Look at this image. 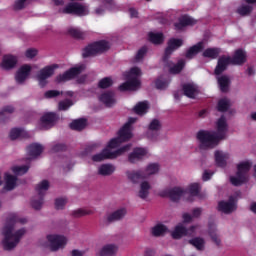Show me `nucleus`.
Here are the masks:
<instances>
[{"mask_svg":"<svg viewBox=\"0 0 256 256\" xmlns=\"http://www.w3.org/2000/svg\"><path fill=\"white\" fill-rule=\"evenodd\" d=\"M199 191H201V186L199 183H193L188 187V193L192 197H197V195H199Z\"/></svg>","mask_w":256,"mask_h":256,"instance_id":"52","label":"nucleus"},{"mask_svg":"<svg viewBox=\"0 0 256 256\" xmlns=\"http://www.w3.org/2000/svg\"><path fill=\"white\" fill-rule=\"evenodd\" d=\"M151 189V184L149 182L144 181L140 184V190L138 192V197L140 199H145L146 197H149V190Z\"/></svg>","mask_w":256,"mask_h":256,"instance_id":"42","label":"nucleus"},{"mask_svg":"<svg viewBox=\"0 0 256 256\" xmlns=\"http://www.w3.org/2000/svg\"><path fill=\"white\" fill-rule=\"evenodd\" d=\"M91 213H93L91 210L79 208L77 210H74L72 212V215L73 217L79 218V217H85V215H91Z\"/></svg>","mask_w":256,"mask_h":256,"instance_id":"55","label":"nucleus"},{"mask_svg":"<svg viewBox=\"0 0 256 256\" xmlns=\"http://www.w3.org/2000/svg\"><path fill=\"white\" fill-rule=\"evenodd\" d=\"M161 121L158 119H153L148 125V131L146 136L150 139V141H157L159 138V131H161Z\"/></svg>","mask_w":256,"mask_h":256,"instance_id":"10","label":"nucleus"},{"mask_svg":"<svg viewBox=\"0 0 256 256\" xmlns=\"http://www.w3.org/2000/svg\"><path fill=\"white\" fill-rule=\"evenodd\" d=\"M145 55H147V46H143L137 51L135 56V61L137 62L141 61V59H143Z\"/></svg>","mask_w":256,"mask_h":256,"instance_id":"58","label":"nucleus"},{"mask_svg":"<svg viewBox=\"0 0 256 256\" xmlns=\"http://www.w3.org/2000/svg\"><path fill=\"white\" fill-rule=\"evenodd\" d=\"M67 33H68V35L73 37V39H78L80 41L87 39V37L89 36L88 32H83V31L79 30V28H69L67 30Z\"/></svg>","mask_w":256,"mask_h":256,"instance_id":"29","label":"nucleus"},{"mask_svg":"<svg viewBox=\"0 0 256 256\" xmlns=\"http://www.w3.org/2000/svg\"><path fill=\"white\" fill-rule=\"evenodd\" d=\"M189 244L193 245L198 251H203L205 249V240L201 237H195L189 240Z\"/></svg>","mask_w":256,"mask_h":256,"instance_id":"45","label":"nucleus"},{"mask_svg":"<svg viewBox=\"0 0 256 256\" xmlns=\"http://www.w3.org/2000/svg\"><path fill=\"white\" fill-rule=\"evenodd\" d=\"M55 207H56V209H63V207H65V199H63V198L56 199Z\"/></svg>","mask_w":256,"mask_h":256,"instance_id":"64","label":"nucleus"},{"mask_svg":"<svg viewBox=\"0 0 256 256\" xmlns=\"http://www.w3.org/2000/svg\"><path fill=\"white\" fill-rule=\"evenodd\" d=\"M115 94L113 92H106L100 96V101L106 105V107H112L115 104Z\"/></svg>","mask_w":256,"mask_h":256,"instance_id":"35","label":"nucleus"},{"mask_svg":"<svg viewBox=\"0 0 256 256\" xmlns=\"http://www.w3.org/2000/svg\"><path fill=\"white\" fill-rule=\"evenodd\" d=\"M15 65H17V58H15V56L13 55H5L3 57L2 63H1V67L2 69H13V67H15Z\"/></svg>","mask_w":256,"mask_h":256,"instance_id":"27","label":"nucleus"},{"mask_svg":"<svg viewBox=\"0 0 256 256\" xmlns=\"http://www.w3.org/2000/svg\"><path fill=\"white\" fill-rule=\"evenodd\" d=\"M57 119H59V116L55 112L45 113L40 118V128L44 131H47V129H51V127L55 125Z\"/></svg>","mask_w":256,"mask_h":256,"instance_id":"9","label":"nucleus"},{"mask_svg":"<svg viewBox=\"0 0 256 256\" xmlns=\"http://www.w3.org/2000/svg\"><path fill=\"white\" fill-rule=\"evenodd\" d=\"M131 149V144H126L119 149L112 152L109 148H105L101 151V153L95 154L92 156V161L95 163H99L101 161H105V159H117V157L123 155V153H127Z\"/></svg>","mask_w":256,"mask_h":256,"instance_id":"4","label":"nucleus"},{"mask_svg":"<svg viewBox=\"0 0 256 256\" xmlns=\"http://www.w3.org/2000/svg\"><path fill=\"white\" fill-rule=\"evenodd\" d=\"M29 73H31V66L24 65L20 67L15 75L16 82L19 84L25 83V80L29 77Z\"/></svg>","mask_w":256,"mask_h":256,"instance_id":"16","label":"nucleus"},{"mask_svg":"<svg viewBox=\"0 0 256 256\" xmlns=\"http://www.w3.org/2000/svg\"><path fill=\"white\" fill-rule=\"evenodd\" d=\"M117 245L107 244L100 250V256H115L117 255Z\"/></svg>","mask_w":256,"mask_h":256,"instance_id":"31","label":"nucleus"},{"mask_svg":"<svg viewBox=\"0 0 256 256\" xmlns=\"http://www.w3.org/2000/svg\"><path fill=\"white\" fill-rule=\"evenodd\" d=\"M131 137H133L131 128H128L127 125H123V127L118 132V138L122 143H124V141H129Z\"/></svg>","mask_w":256,"mask_h":256,"instance_id":"36","label":"nucleus"},{"mask_svg":"<svg viewBox=\"0 0 256 256\" xmlns=\"http://www.w3.org/2000/svg\"><path fill=\"white\" fill-rule=\"evenodd\" d=\"M69 127L70 129H72V131H83V129L87 127V119L80 118V119L74 120L71 122Z\"/></svg>","mask_w":256,"mask_h":256,"instance_id":"33","label":"nucleus"},{"mask_svg":"<svg viewBox=\"0 0 256 256\" xmlns=\"http://www.w3.org/2000/svg\"><path fill=\"white\" fill-rule=\"evenodd\" d=\"M12 171L15 175H25L27 171H29V166L23 165V166H14L12 168Z\"/></svg>","mask_w":256,"mask_h":256,"instance_id":"54","label":"nucleus"},{"mask_svg":"<svg viewBox=\"0 0 256 256\" xmlns=\"http://www.w3.org/2000/svg\"><path fill=\"white\" fill-rule=\"evenodd\" d=\"M58 68H59V65L52 64L49 66H45L38 72L36 77L40 87H45V85H47V79H49L50 77H53V75L55 74V69H58Z\"/></svg>","mask_w":256,"mask_h":256,"instance_id":"7","label":"nucleus"},{"mask_svg":"<svg viewBox=\"0 0 256 256\" xmlns=\"http://www.w3.org/2000/svg\"><path fill=\"white\" fill-rule=\"evenodd\" d=\"M169 86V82L165 79H163L162 77H159L158 79H156L155 81V87L156 89H167V87Z\"/></svg>","mask_w":256,"mask_h":256,"instance_id":"56","label":"nucleus"},{"mask_svg":"<svg viewBox=\"0 0 256 256\" xmlns=\"http://www.w3.org/2000/svg\"><path fill=\"white\" fill-rule=\"evenodd\" d=\"M208 235L217 247H221V238L219 237V233H217V225L213 222L208 224Z\"/></svg>","mask_w":256,"mask_h":256,"instance_id":"18","label":"nucleus"},{"mask_svg":"<svg viewBox=\"0 0 256 256\" xmlns=\"http://www.w3.org/2000/svg\"><path fill=\"white\" fill-rule=\"evenodd\" d=\"M112 85L113 79H111V77L102 78L98 83V87L100 89H109V87H111Z\"/></svg>","mask_w":256,"mask_h":256,"instance_id":"50","label":"nucleus"},{"mask_svg":"<svg viewBox=\"0 0 256 256\" xmlns=\"http://www.w3.org/2000/svg\"><path fill=\"white\" fill-rule=\"evenodd\" d=\"M83 72V67H74L65 72V81H70V79H75V77H79Z\"/></svg>","mask_w":256,"mask_h":256,"instance_id":"37","label":"nucleus"},{"mask_svg":"<svg viewBox=\"0 0 256 256\" xmlns=\"http://www.w3.org/2000/svg\"><path fill=\"white\" fill-rule=\"evenodd\" d=\"M27 0H16L14 3V10L21 11V9H25V2Z\"/></svg>","mask_w":256,"mask_h":256,"instance_id":"62","label":"nucleus"},{"mask_svg":"<svg viewBox=\"0 0 256 256\" xmlns=\"http://www.w3.org/2000/svg\"><path fill=\"white\" fill-rule=\"evenodd\" d=\"M147 109H149V104H147V102H139L134 107V113H136V115H145Z\"/></svg>","mask_w":256,"mask_h":256,"instance_id":"47","label":"nucleus"},{"mask_svg":"<svg viewBox=\"0 0 256 256\" xmlns=\"http://www.w3.org/2000/svg\"><path fill=\"white\" fill-rule=\"evenodd\" d=\"M147 155V149L145 148H134L133 152L129 154L128 161L130 163H137V161H141L143 157Z\"/></svg>","mask_w":256,"mask_h":256,"instance_id":"15","label":"nucleus"},{"mask_svg":"<svg viewBox=\"0 0 256 256\" xmlns=\"http://www.w3.org/2000/svg\"><path fill=\"white\" fill-rule=\"evenodd\" d=\"M221 55V48H207L203 51L202 56L206 59H217Z\"/></svg>","mask_w":256,"mask_h":256,"instance_id":"34","label":"nucleus"},{"mask_svg":"<svg viewBox=\"0 0 256 256\" xmlns=\"http://www.w3.org/2000/svg\"><path fill=\"white\" fill-rule=\"evenodd\" d=\"M65 13L68 15H76L77 17H85L89 14V7L79 2H71L65 6Z\"/></svg>","mask_w":256,"mask_h":256,"instance_id":"6","label":"nucleus"},{"mask_svg":"<svg viewBox=\"0 0 256 256\" xmlns=\"http://www.w3.org/2000/svg\"><path fill=\"white\" fill-rule=\"evenodd\" d=\"M167 66L170 67L169 68V73H171L172 75H179V73H181L183 71V69H185V60L180 59L175 65L171 66V62H166Z\"/></svg>","mask_w":256,"mask_h":256,"instance_id":"23","label":"nucleus"},{"mask_svg":"<svg viewBox=\"0 0 256 256\" xmlns=\"http://www.w3.org/2000/svg\"><path fill=\"white\" fill-rule=\"evenodd\" d=\"M65 151V143H57L52 146L51 153H63Z\"/></svg>","mask_w":256,"mask_h":256,"instance_id":"59","label":"nucleus"},{"mask_svg":"<svg viewBox=\"0 0 256 256\" xmlns=\"http://www.w3.org/2000/svg\"><path fill=\"white\" fill-rule=\"evenodd\" d=\"M15 223H21V225H25L27 223V219L19 218L17 214H10L6 219V224L3 227L2 235L4 239L2 241V245L4 251H11L19 245V241H21V237L25 235V228L17 230L13 233L15 229Z\"/></svg>","mask_w":256,"mask_h":256,"instance_id":"1","label":"nucleus"},{"mask_svg":"<svg viewBox=\"0 0 256 256\" xmlns=\"http://www.w3.org/2000/svg\"><path fill=\"white\" fill-rule=\"evenodd\" d=\"M215 163L217 167H227V160L229 159V153H225L223 151H215L214 153Z\"/></svg>","mask_w":256,"mask_h":256,"instance_id":"19","label":"nucleus"},{"mask_svg":"<svg viewBox=\"0 0 256 256\" xmlns=\"http://www.w3.org/2000/svg\"><path fill=\"white\" fill-rule=\"evenodd\" d=\"M235 209H237L235 207V198L232 196L229 198L228 202L222 200L218 203V211H220V213H225V215L233 213Z\"/></svg>","mask_w":256,"mask_h":256,"instance_id":"13","label":"nucleus"},{"mask_svg":"<svg viewBox=\"0 0 256 256\" xmlns=\"http://www.w3.org/2000/svg\"><path fill=\"white\" fill-rule=\"evenodd\" d=\"M188 230L185 226L183 225H177L172 232V239H181V237H185L187 235Z\"/></svg>","mask_w":256,"mask_h":256,"instance_id":"41","label":"nucleus"},{"mask_svg":"<svg viewBox=\"0 0 256 256\" xmlns=\"http://www.w3.org/2000/svg\"><path fill=\"white\" fill-rule=\"evenodd\" d=\"M15 111V108L13 106H5L2 111H0V119H3L8 113V115H11Z\"/></svg>","mask_w":256,"mask_h":256,"instance_id":"61","label":"nucleus"},{"mask_svg":"<svg viewBox=\"0 0 256 256\" xmlns=\"http://www.w3.org/2000/svg\"><path fill=\"white\" fill-rule=\"evenodd\" d=\"M139 76H141V68L133 67L128 72V74L126 76V79H132V78H136L137 79Z\"/></svg>","mask_w":256,"mask_h":256,"instance_id":"53","label":"nucleus"},{"mask_svg":"<svg viewBox=\"0 0 256 256\" xmlns=\"http://www.w3.org/2000/svg\"><path fill=\"white\" fill-rule=\"evenodd\" d=\"M231 107V102L227 98H222L218 101L217 109L220 113H227Z\"/></svg>","mask_w":256,"mask_h":256,"instance_id":"44","label":"nucleus"},{"mask_svg":"<svg viewBox=\"0 0 256 256\" xmlns=\"http://www.w3.org/2000/svg\"><path fill=\"white\" fill-rule=\"evenodd\" d=\"M195 23H197V21H195V19L184 15L179 19L178 23L174 24V27L176 29V31H181L183 29H185V27H189V25H195Z\"/></svg>","mask_w":256,"mask_h":256,"instance_id":"17","label":"nucleus"},{"mask_svg":"<svg viewBox=\"0 0 256 256\" xmlns=\"http://www.w3.org/2000/svg\"><path fill=\"white\" fill-rule=\"evenodd\" d=\"M98 173L103 177L113 175V173H115V166L111 164H102L98 169Z\"/></svg>","mask_w":256,"mask_h":256,"instance_id":"39","label":"nucleus"},{"mask_svg":"<svg viewBox=\"0 0 256 256\" xmlns=\"http://www.w3.org/2000/svg\"><path fill=\"white\" fill-rule=\"evenodd\" d=\"M229 65H232L230 56L223 55L219 57L217 65L214 69V74L222 75L223 73H225V71H227V67H229Z\"/></svg>","mask_w":256,"mask_h":256,"instance_id":"12","label":"nucleus"},{"mask_svg":"<svg viewBox=\"0 0 256 256\" xmlns=\"http://www.w3.org/2000/svg\"><path fill=\"white\" fill-rule=\"evenodd\" d=\"M230 182L234 185V187H240V185H243V183H247V176L237 172L236 176L230 177Z\"/></svg>","mask_w":256,"mask_h":256,"instance_id":"40","label":"nucleus"},{"mask_svg":"<svg viewBox=\"0 0 256 256\" xmlns=\"http://www.w3.org/2000/svg\"><path fill=\"white\" fill-rule=\"evenodd\" d=\"M9 136L11 141H15V139H19L21 137L26 139L27 137H29V132L25 131V129H22V128H13L10 131Z\"/></svg>","mask_w":256,"mask_h":256,"instance_id":"30","label":"nucleus"},{"mask_svg":"<svg viewBox=\"0 0 256 256\" xmlns=\"http://www.w3.org/2000/svg\"><path fill=\"white\" fill-rule=\"evenodd\" d=\"M25 56L28 59H33V57H37V50L30 48V49L26 50Z\"/></svg>","mask_w":256,"mask_h":256,"instance_id":"63","label":"nucleus"},{"mask_svg":"<svg viewBox=\"0 0 256 256\" xmlns=\"http://www.w3.org/2000/svg\"><path fill=\"white\" fill-rule=\"evenodd\" d=\"M111 46L107 40L96 41L92 44H89L82 50V57L87 59V57H95V55H99V53H105V51H109Z\"/></svg>","mask_w":256,"mask_h":256,"instance_id":"3","label":"nucleus"},{"mask_svg":"<svg viewBox=\"0 0 256 256\" xmlns=\"http://www.w3.org/2000/svg\"><path fill=\"white\" fill-rule=\"evenodd\" d=\"M35 191L37 192V196L32 198L31 207L36 211H39L41 207H43V201L45 197V192L49 191V181L42 180L36 187Z\"/></svg>","mask_w":256,"mask_h":256,"instance_id":"5","label":"nucleus"},{"mask_svg":"<svg viewBox=\"0 0 256 256\" xmlns=\"http://www.w3.org/2000/svg\"><path fill=\"white\" fill-rule=\"evenodd\" d=\"M148 38H149V42L153 43L154 45H161V43H163L165 39L163 36V33H153V32H150L148 34Z\"/></svg>","mask_w":256,"mask_h":256,"instance_id":"43","label":"nucleus"},{"mask_svg":"<svg viewBox=\"0 0 256 256\" xmlns=\"http://www.w3.org/2000/svg\"><path fill=\"white\" fill-rule=\"evenodd\" d=\"M179 47H183V39L171 38L168 41V46L166 47L162 58L163 63H168L169 58L171 57V55H173V51H177Z\"/></svg>","mask_w":256,"mask_h":256,"instance_id":"8","label":"nucleus"},{"mask_svg":"<svg viewBox=\"0 0 256 256\" xmlns=\"http://www.w3.org/2000/svg\"><path fill=\"white\" fill-rule=\"evenodd\" d=\"M251 170V163L250 162H241L237 165V172L247 177V174Z\"/></svg>","mask_w":256,"mask_h":256,"instance_id":"46","label":"nucleus"},{"mask_svg":"<svg viewBox=\"0 0 256 256\" xmlns=\"http://www.w3.org/2000/svg\"><path fill=\"white\" fill-rule=\"evenodd\" d=\"M185 191L180 187H174L166 192L167 197L171 199V201H179L181 197H183V194Z\"/></svg>","mask_w":256,"mask_h":256,"instance_id":"26","label":"nucleus"},{"mask_svg":"<svg viewBox=\"0 0 256 256\" xmlns=\"http://www.w3.org/2000/svg\"><path fill=\"white\" fill-rule=\"evenodd\" d=\"M47 241L50 243V251H59L65 245V236L49 234L47 235Z\"/></svg>","mask_w":256,"mask_h":256,"instance_id":"11","label":"nucleus"},{"mask_svg":"<svg viewBox=\"0 0 256 256\" xmlns=\"http://www.w3.org/2000/svg\"><path fill=\"white\" fill-rule=\"evenodd\" d=\"M61 95V92L58 90H48L44 93L45 99H53L55 97H59Z\"/></svg>","mask_w":256,"mask_h":256,"instance_id":"60","label":"nucleus"},{"mask_svg":"<svg viewBox=\"0 0 256 256\" xmlns=\"http://www.w3.org/2000/svg\"><path fill=\"white\" fill-rule=\"evenodd\" d=\"M143 173L146 175V179L150 176V175H155V173H159V164L157 163H151L149 164L145 171H143Z\"/></svg>","mask_w":256,"mask_h":256,"instance_id":"48","label":"nucleus"},{"mask_svg":"<svg viewBox=\"0 0 256 256\" xmlns=\"http://www.w3.org/2000/svg\"><path fill=\"white\" fill-rule=\"evenodd\" d=\"M253 11V6H249V5H243L240 6L237 9V13L238 15H241L242 17H245L247 15H250V13Z\"/></svg>","mask_w":256,"mask_h":256,"instance_id":"51","label":"nucleus"},{"mask_svg":"<svg viewBox=\"0 0 256 256\" xmlns=\"http://www.w3.org/2000/svg\"><path fill=\"white\" fill-rule=\"evenodd\" d=\"M5 186L4 189H6V191H13V189H15L16 185H17V176H13L9 173L5 174Z\"/></svg>","mask_w":256,"mask_h":256,"instance_id":"32","label":"nucleus"},{"mask_svg":"<svg viewBox=\"0 0 256 256\" xmlns=\"http://www.w3.org/2000/svg\"><path fill=\"white\" fill-rule=\"evenodd\" d=\"M232 65H243L245 61H247V55L245 51L242 49H238L235 51L234 56L231 58Z\"/></svg>","mask_w":256,"mask_h":256,"instance_id":"20","label":"nucleus"},{"mask_svg":"<svg viewBox=\"0 0 256 256\" xmlns=\"http://www.w3.org/2000/svg\"><path fill=\"white\" fill-rule=\"evenodd\" d=\"M27 151H28L29 157H31V159H35L39 157L41 153H43V145L37 144V143L30 144L27 147Z\"/></svg>","mask_w":256,"mask_h":256,"instance_id":"22","label":"nucleus"},{"mask_svg":"<svg viewBox=\"0 0 256 256\" xmlns=\"http://www.w3.org/2000/svg\"><path fill=\"white\" fill-rule=\"evenodd\" d=\"M182 91L185 97H188L189 99H195V96L197 95V87L191 83L183 84Z\"/></svg>","mask_w":256,"mask_h":256,"instance_id":"25","label":"nucleus"},{"mask_svg":"<svg viewBox=\"0 0 256 256\" xmlns=\"http://www.w3.org/2000/svg\"><path fill=\"white\" fill-rule=\"evenodd\" d=\"M218 85L222 93H227L229 91V85H231V80L225 75L220 76L218 78Z\"/></svg>","mask_w":256,"mask_h":256,"instance_id":"38","label":"nucleus"},{"mask_svg":"<svg viewBox=\"0 0 256 256\" xmlns=\"http://www.w3.org/2000/svg\"><path fill=\"white\" fill-rule=\"evenodd\" d=\"M167 232V226L163 224H157L152 228V235L154 237H161L164 233Z\"/></svg>","mask_w":256,"mask_h":256,"instance_id":"49","label":"nucleus"},{"mask_svg":"<svg viewBox=\"0 0 256 256\" xmlns=\"http://www.w3.org/2000/svg\"><path fill=\"white\" fill-rule=\"evenodd\" d=\"M125 215H127V209L120 208L107 216V222L114 223V221H121Z\"/></svg>","mask_w":256,"mask_h":256,"instance_id":"21","label":"nucleus"},{"mask_svg":"<svg viewBox=\"0 0 256 256\" xmlns=\"http://www.w3.org/2000/svg\"><path fill=\"white\" fill-rule=\"evenodd\" d=\"M203 51V42H198L196 45L190 47L185 54L186 59H193L198 53Z\"/></svg>","mask_w":256,"mask_h":256,"instance_id":"28","label":"nucleus"},{"mask_svg":"<svg viewBox=\"0 0 256 256\" xmlns=\"http://www.w3.org/2000/svg\"><path fill=\"white\" fill-rule=\"evenodd\" d=\"M123 142L117 138H113L108 142L107 149H117Z\"/></svg>","mask_w":256,"mask_h":256,"instance_id":"57","label":"nucleus"},{"mask_svg":"<svg viewBox=\"0 0 256 256\" xmlns=\"http://www.w3.org/2000/svg\"><path fill=\"white\" fill-rule=\"evenodd\" d=\"M227 137V119L221 116L217 121V131L213 134L207 130H199L196 139L199 141L200 149H215L219 145V141H223Z\"/></svg>","mask_w":256,"mask_h":256,"instance_id":"2","label":"nucleus"},{"mask_svg":"<svg viewBox=\"0 0 256 256\" xmlns=\"http://www.w3.org/2000/svg\"><path fill=\"white\" fill-rule=\"evenodd\" d=\"M141 87V81L137 78H127V81L119 86V91H137Z\"/></svg>","mask_w":256,"mask_h":256,"instance_id":"14","label":"nucleus"},{"mask_svg":"<svg viewBox=\"0 0 256 256\" xmlns=\"http://www.w3.org/2000/svg\"><path fill=\"white\" fill-rule=\"evenodd\" d=\"M126 175L132 183H139L141 179H147V175L143 171H127Z\"/></svg>","mask_w":256,"mask_h":256,"instance_id":"24","label":"nucleus"}]
</instances>
